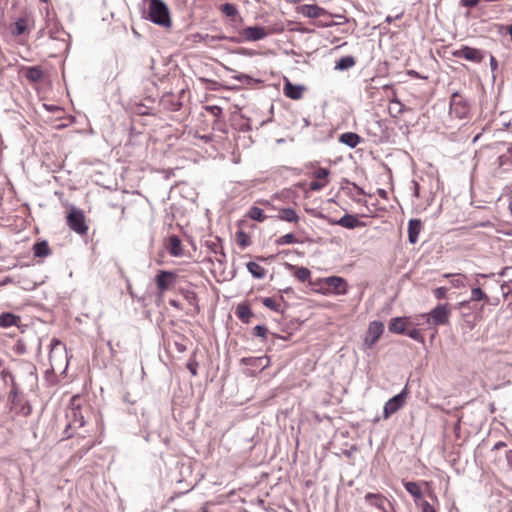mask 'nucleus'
Wrapping results in <instances>:
<instances>
[{"mask_svg": "<svg viewBox=\"0 0 512 512\" xmlns=\"http://www.w3.org/2000/svg\"><path fill=\"white\" fill-rule=\"evenodd\" d=\"M365 500L374 506H381L383 501L380 495L374 493H367L365 495Z\"/></svg>", "mask_w": 512, "mask_h": 512, "instance_id": "nucleus-40", "label": "nucleus"}, {"mask_svg": "<svg viewBox=\"0 0 512 512\" xmlns=\"http://www.w3.org/2000/svg\"><path fill=\"white\" fill-rule=\"evenodd\" d=\"M18 413L22 414L23 416H28L31 411L32 407L27 401H22L21 404L18 406V408H15Z\"/></svg>", "mask_w": 512, "mask_h": 512, "instance_id": "nucleus-43", "label": "nucleus"}, {"mask_svg": "<svg viewBox=\"0 0 512 512\" xmlns=\"http://www.w3.org/2000/svg\"><path fill=\"white\" fill-rule=\"evenodd\" d=\"M0 376H1L2 379H5L6 376H9L10 381H11L12 389H11V391L9 393L8 400H9V402L12 405V409L18 408V406L21 404L23 399L19 395V389H18V386H17V384L15 382L14 375L9 370L3 369L0 372Z\"/></svg>", "mask_w": 512, "mask_h": 512, "instance_id": "nucleus-11", "label": "nucleus"}, {"mask_svg": "<svg viewBox=\"0 0 512 512\" xmlns=\"http://www.w3.org/2000/svg\"><path fill=\"white\" fill-rule=\"evenodd\" d=\"M421 221L419 219H410L408 223V240L411 244H416L421 231Z\"/></svg>", "mask_w": 512, "mask_h": 512, "instance_id": "nucleus-16", "label": "nucleus"}, {"mask_svg": "<svg viewBox=\"0 0 512 512\" xmlns=\"http://www.w3.org/2000/svg\"><path fill=\"white\" fill-rule=\"evenodd\" d=\"M67 224L69 228L77 234L84 235L88 231L84 213L79 209L72 208L70 210L67 216Z\"/></svg>", "mask_w": 512, "mask_h": 512, "instance_id": "nucleus-8", "label": "nucleus"}, {"mask_svg": "<svg viewBox=\"0 0 512 512\" xmlns=\"http://www.w3.org/2000/svg\"><path fill=\"white\" fill-rule=\"evenodd\" d=\"M288 269L294 270V276L301 282L308 281L311 277V271L306 267H298L292 264H286Z\"/></svg>", "mask_w": 512, "mask_h": 512, "instance_id": "nucleus-24", "label": "nucleus"}, {"mask_svg": "<svg viewBox=\"0 0 512 512\" xmlns=\"http://www.w3.org/2000/svg\"><path fill=\"white\" fill-rule=\"evenodd\" d=\"M488 300V296L487 294L482 291V289L478 286H475V287H472L471 289V296H470V300L469 301H462L458 304L459 308L460 309H464L466 307H468L470 301H487Z\"/></svg>", "mask_w": 512, "mask_h": 512, "instance_id": "nucleus-17", "label": "nucleus"}, {"mask_svg": "<svg viewBox=\"0 0 512 512\" xmlns=\"http://www.w3.org/2000/svg\"><path fill=\"white\" fill-rule=\"evenodd\" d=\"M379 195L382 196V197H385L386 196V191L383 190V189H380L379 190Z\"/></svg>", "mask_w": 512, "mask_h": 512, "instance_id": "nucleus-62", "label": "nucleus"}, {"mask_svg": "<svg viewBox=\"0 0 512 512\" xmlns=\"http://www.w3.org/2000/svg\"><path fill=\"white\" fill-rule=\"evenodd\" d=\"M49 361L53 370L63 369L65 371L68 367L69 359L66 346L56 338H53L50 343Z\"/></svg>", "mask_w": 512, "mask_h": 512, "instance_id": "nucleus-2", "label": "nucleus"}, {"mask_svg": "<svg viewBox=\"0 0 512 512\" xmlns=\"http://www.w3.org/2000/svg\"><path fill=\"white\" fill-rule=\"evenodd\" d=\"M262 304L274 312H282L280 303L271 297L263 298Z\"/></svg>", "mask_w": 512, "mask_h": 512, "instance_id": "nucleus-36", "label": "nucleus"}, {"mask_svg": "<svg viewBox=\"0 0 512 512\" xmlns=\"http://www.w3.org/2000/svg\"><path fill=\"white\" fill-rule=\"evenodd\" d=\"M175 347L177 349L178 352L182 353L186 350V346L184 344H181V343H175Z\"/></svg>", "mask_w": 512, "mask_h": 512, "instance_id": "nucleus-55", "label": "nucleus"}, {"mask_svg": "<svg viewBox=\"0 0 512 512\" xmlns=\"http://www.w3.org/2000/svg\"><path fill=\"white\" fill-rule=\"evenodd\" d=\"M280 291L283 292V293H288V292L292 291V288L291 287H287V288H285L283 290H280Z\"/></svg>", "mask_w": 512, "mask_h": 512, "instance_id": "nucleus-61", "label": "nucleus"}, {"mask_svg": "<svg viewBox=\"0 0 512 512\" xmlns=\"http://www.w3.org/2000/svg\"><path fill=\"white\" fill-rule=\"evenodd\" d=\"M450 315L451 308L448 303L438 304L428 313L427 322L434 326L447 325Z\"/></svg>", "mask_w": 512, "mask_h": 512, "instance_id": "nucleus-5", "label": "nucleus"}, {"mask_svg": "<svg viewBox=\"0 0 512 512\" xmlns=\"http://www.w3.org/2000/svg\"><path fill=\"white\" fill-rule=\"evenodd\" d=\"M490 68L492 72H495L498 68L497 60L493 55H490Z\"/></svg>", "mask_w": 512, "mask_h": 512, "instance_id": "nucleus-54", "label": "nucleus"}, {"mask_svg": "<svg viewBox=\"0 0 512 512\" xmlns=\"http://www.w3.org/2000/svg\"><path fill=\"white\" fill-rule=\"evenodd\" d=\"M475 277H476V280H475L476 284H478V279L479 278H487V277H489V275L479 273V274H476Z\"/></svg>", "mask_w": 512, "mask_h": 512, "instance_id": "nucleus-58", "label": "nucleus"}, {"mask_svg": "<svg viewBox=\"0 0 512 512\" xmlns=\"http://www.w3.org/2000/svg\"><path fill=\"white\" fill-rule=\"evenodd\" d=\"M107 345L109 347V350H110L111 354L114 355L115 350H114V347H113L111 341H108Z\"/></svg>", "mask_w": 512, "mask_h": 512, "instance_id": "nucleus-59", "label": "nucleus"}, {"mask_svg": "<svg viewBox=\"0 0 512 512\" xmlns=\"http://www.w3.org/2000/svg\"><path fill=\"white\" fill-rule=\"evenodd\" d=\"M219 10L231 21H235L236 19L242 21L239 10L235 4L224 3L219 6Z\"/></svg>", "mask_w": 512, "mask_h": 512, "instance_id": "nucleus-19", "label": "nucleus"}, {"mask_svg": "<svg viewBox=\"0 0 512 512\" xmlns=\"http://www.w3.org/2000/svg\"><path fill=\"white\" fill-rule=\"evenodd\" d=\"M506 458H507L509 466L512 469V450L507 451Z\"/></svg>", "mask_w": 512, "mask_h": 512, "instance_id": "nucleus-56", "label": "nucleus"}, {"mask_svg": "<svg viewBox=\"0 0 512 512\" xmlns=\"http://www.w3.org/2000/svg\"><path fill=\"white\" fill-rule=\"evenodd\" d=\"M239 36L226 37L220 36L219 39L229 40L233 43H243V42H255L262 40L268 36V31L261 26H250L242 29Z\"/></svg>", "mask_w": 512, "mask_h": 512, "instance_id": "nucleus-3", "label": "nucleus"}, {"mask_svg": "<svg viewBox=\"0 0 512 512\" xmlns=\"http://www.w3.org/2000/svg\"><path fill=\"white\" fill-rule=\"evenodd\" d=\"M25 21L23 19H19L16 23H15V28L13 30V34L14 35H21L24 31H25Z\"/></svg>", "mask_w": 512, "mask_h": 512, "instance_id": "nucleus-47", "label": "nucleus"}, {"mask_svg": "<svg viewBox=\"0 0 512 512\" xmlns=\"http://www.w3.org/2000/svg\"><path fill=\"white\" fill-rule=\"evenodd\" d=\"M332 223L347 229H354L361 225L359 219L352 214H345L340 219Z\"/></svg>", "mask_w": 512, "mask_h": 512, "instance_id": "nucleus-15", "label": "nucleus"}, {"mask_svg": "<svg viewBox=\"0 0 512 512\" xmlns=\"http://www.w3.org/2000/svg\"><path fill=\"white\" fill-rule=\"evenodd\" d=\"M67 424L64 430L66 438H70L77 428H81L85 424L84 416L79 407H72L66 413Z\"/></svg>", "mask_w": 512, "mask_h": 512, "instance_id": "nucleus-6", "label": "nucleus"}, {"mask_svg": "<svg viewBox=\"0 0 512 512\" xmlns=\"http://www.w3.org/2000/svg\"><path fill=\"white\" fill-rule=\"evenodd\" d=\"M50 248L47 241H39L33 245V254L35 257H46L50 254Z\"/></svg>", "mask_w": 512, "mask_h": 512, "instance_id": "nucleus-30", "label": "nucleus"}, {"mask_svg": "<svg viewBox=\"0 0 512 512\" xmlns=\"http://www.w3.org/2000/svg\"><path fill=\"white\" fill-rule=\"evenodd\" d=\"M468 111L467 101L459 94V92H454L450 99V113L460 119H463L467 116Z\"/></svg>", "mask_w": 512, "mask_h": 512, "instance_id": "nucleus-10", "label": "nucleus"}, {"mask_svg": "<svg viewBox=\"0 0 512 512\" xmlns=\"http://www.w3.org/2000/svg\"><path fill=\"white\" fill-rule=\"evenodd\" d=\"M301 13L308 18H319L326 13L325 9L318 5L306 4L301 7Z\"/></svg>", "mask_w": 512, "mask_h": 512, "instance_id": "nucleus-18", "label": "nucleus"}, {"mask_svg": "<svg viewBox=\"0 0 512 512\" xmlns=\"http://www.w3.org/2000/svg\"><path fill=\"white\" fill-rule=\"evenodd\" d=\"M236 238H237L238 244L242 247H247L250 244L248 235L242 230H239L236 233Z\"/></svg>", "mask_w": 512, "mask_h": 512, "instance_id": "nucleus-42", "label": "nucleus"}, {"mask_svg": "<svg viewBox=\"0 0 512 512\" xmlns=\"http://www.w3.org/2000/svg\"><path fill=\"white\" fill-rule=\"evenodd\" d=\"M48 34L52 39H61V34H65L61 31V29L58 27L57 23H53V25L48 24Z\"/></svg>", "mask_w": 512, "mask_h": 512, "instance_id": "nucleus-39", "label": "nucleus"}, {"mask_svg": "<svg viewBox=\"0 0 512 512\" xmlns=\"http://www.w3.org/2000/svg\"><path fill=\"white\" fill-rule=\"evenodd\" d=\"M228 71L232 72L233 73V78L238 80L239 82L241 83H244V84H251V82L253 81L252 77L247 75V74H243V73H238L236 72L235 70L233 69H230V68H227Z\"/></svg>", "mask_w": 512, "mask_h": 512, "instance_id": "nucleus-38", "label": "nucleus"}, {"mask_svg": "<svg viewBox=\"0 0 512 512\" xmlns=\"http://www.w3.org/2000/svg\"><path fill=\"white\" fill-rule=\"evenodd\" d=\"M248 216L255 221L263 222L266 219V216L264 214V211L256 206H253L250 208L248 212Z\"/></svg>", "mask_w": 512, "mask_h": 512, "instance_id": "nucleus-34", "label": "nucleus"}, {"mask_svg": "<svg viewBox=\"0 0 512 512\" xmlns=\"http://www.w3.org/2000/svg\"><path fill=\"white\" fill-rule=\"evenodd\" d=\"M145 13V18L154 24L165 28L171 27L169 9L163 0H148V7Z\"/></svg>", "mask_w": 512, "mask_h": 512, "instance_id": "nucleus-1", "label": "nucleus"}, {"mask_svg": "<svg viewBox=\"0 0 512 512\" xmlns=\"http://www.w3.org/2000/svg\"><path fill=\"white\" fill-rule=\"evenodd\" d=\"M384 332V324L381 321H372L365 332L362 349L364 351L372 349Z\"/></svg>", "mask_w": 512, "mask_h": 512, "instance_id": "nucleus-4", "label": "nucleus"}, {"mask_svg": "<svg viewBox=\"0 0 512 512\" xmlns=\"http://www.w3.org/2000/svg\"><path fill=\"white\" fill-rule=\"evenodd\" d=\"M278 218L282 221H287L291 223H297L299 220V216L296 211L292 208H282L279 211Z\"/></svg>", "mask_w": 512, "mask_h": 512, "instance_id": "nucleus-27", "label": "nucleus"}, {"mask_svg": "<svg viewBox=\"0 0 512 512\" xmlns=\"http://www.w3.org/2000/svg\"><path fill=\"white\" fill-rule=\"evenodd\" d=\"M170 304H171L172 306H174V307H177V306H178V305H177V302H176V301H174V300H172V301L170 302Z\"/></svg>", "mask_w": 512, "mask_h": 512, "instance_id": "nucleus-64", "label": "nucleus"}, {"mask_svg": "<svg viewBox=\"0 0 512 512\" xmlns=\"http://www.w3.org/2000/svg\"><path fill=\"white\" fill-rule=\"evenodd\" d=\"M452 55L455 58H463L474 63H481L485 58L484 51L466 45H463L461 48L453 51Z\"/></svg>", "mask_w": 512, "mask_h": 512, "instance_id": "nucleus-9", "label": "nucleus"}, {"mask_svg": "<svg viewBox=\"0 0 512 512\" xmlns=\"http://www.w3.org/2000/svg\"><path fill=\"white\" fill-rule=\"evenodd\" d=\"M247 270L256 279H263L266 276V270L256 262H248L246 264Z\"/></svg>", "mask_w": 512, "mask_h": 512, "instance_id": "nucleus-28", "label": "nucleus"}, {"mask_svg": "<svg viewBox=\"0 0 512 512\" xmlns=\"http://www.w3.org/2000/svg\"><path fill=\"white\" fill-rule=\"evenodd\" d=\"M408 396V388L405 386L403 390L397 395L390 398L384 405L383 408V417L384 419H388L398 410H400L406 403V399Z\"/></svg>", "mask_w": 512, "mask_h": 512, "instance_id": "nucleus-7", "label": "nucleus"}, {"mask_svg": "<svg viewBox=\"0 0 512 512\" xmlns=\"http://www.w3.org/2000/svg\"><path fill=\"white\" fill-rule=\"evenodd\" d=\"M304 87L301 85H294L290 81L286 80L284 85V94L286 97L298 100L302 97Z\"/></svg>", "mask_w": 512, "mask_h": 512, "instance_id": "nucleus-14", "label": "nucleus"}, {"mask_svg": "<svg viewBox=\"0 0 512 512\" xmlns=\"http://www.w3.org/2000/svg\"><path fill=\"white\" fill-rule=\"evenodd\" d=\"M236 314L239 319L245 323H248L250 317L252 316V311L248 306H238Z\"/></svg>", "mask_w": 512, "mask_h": 512, "instance_id": "nucleus-35", "label": "nucleus"}, {"mask_svg": "<svg viewBox=\"0 0 512 512\" xmlns=\"http://www.w3.org/2000/svg\"><path fill=\"white\" fill-rule=\"evenodd\" d=\"M339 141L349 148H355L361 141V137L353 132H345L340 135Z\"/></svg>", "mask_w": 512, "mask_h": 512, "instance_id": "nucleus-22", "label": "nucleus"}, {"mask_svg": "<svg viewBox=\"0 0 512 512\" xmlns=\"http://www.w3.org/2000/svg\"><path fill=\"white\" fill-rule=\"evenodd\" d=\"M265 361L266 358L264 357H244L241 359L242 364L260 369H263L266 366V364H264Z\"/></svg>", "mask_w": 512, "mask_h": 512, "instance_id": "nucleus-33", "label": "nucleus"}, {"mask_svg": "<svg viewBox=\"0 0 512 512\" xmlns=\"http://www.w3.org/2000/svg\"><path fill=\"white\" fill-rule=\"evenodd\" d=\"M404 488L412 497H414L416 503L422 500L423 494L418 483L411 481L405 482Z\"/></svg>", "mask_w": 512, "mask_h": 512, "instance_id": "nucleus-25", "label": "nucleus"}, {"mask_svg": "<svg viewBox=\"0 0 512 512\" xmlns=\"http://www.w3.org/2000/svg\"><path fill=\"white\" fill-rule=\"evenodd\" d=\"M176 277L177 275L172 271L160 270L155 278L157 288L162 292L168 290L174 284Z\"/></svg>", "mask_w": 512, "mask_h": 512, "instance_id": "nucleus-12", "label": "nucleus"}, {"mask_svg": "<svg viewBox=\"0 0 512 512\" xmlns=\"http://www.w3.org/2000/svg\"><path fill=\"white\" fill-rule=\"evenodd\" d=\"M407 336L410 337L411 339L415 340V341H418L420 343H424V337L422 336L421 332L419 329H411L407 332Z\"/></svg>", "mask_w": 512, "mask_h": 512, "instance_id": "nucleus-45", "label": "nucleus"}, {"mask_svg": "<svg viewBox=\"0 0 512 512\" xmlns=\"http://www.w3.org/2000/svg\"><path fill=\"white\" fill-rule=\"evenodd\" d=\"M388 329L390 332L395 333V334H405L406 318H404V317L392 318L388 325Z\"/></svg>", "mask_w": 512, "mask_h": 512, "instance_id": "nucleus-20", "label": "nucleus"}, {"mask_svg": "<svg viewBox=\"0 0 512 512\" xmlns=\"http://www.w3.org/2000/svg\"><path fill=\"white\" fill-rule=\"evenodd\" d=\"M448 289L446 287H438L434 289L433 294L436 299L441 300L446 298Z\"/></svg>", "mask_w": 512, "mask_h": 512, "instance_id": "nucleus-48", "label": "nucleus"}, {"mask_svg": "<svg viewBox=\"0 0 512 512\" xmlns=\"http://www.w3.org/2000/svg\"><path fill=\"white\" fill-rule=\"evenodd\" d=\"M206 109L217 117L222 114V109L219 106H207Z\"/></svg>", "mask_w": 512, "mask_h": 512, "instance_id": "nucleus-52", "label": "nucleus"}, {"mask_svg": "<svg viewBox=\"0 0 512 512\" xmlns=\"http://www.w3.org/2000/svg\"><path fill=\"white\" fill-rule=\"evenodd\" d=\"M17 352L19 353H23L24 352V346L23 345H20L19 343L17 344Z\"/></svg>", "mask_w": 512, "mask_h": 512, "instance_id": "nucleus-60", "label": "nucleus"}, {"mask_svg": "<svg viewBox=\"0 0 512 512\" xmlns=\"http://www.w3.org/2000/svg\"><path fill=\"white\" fill-rule=\"evenodd\" d=\"M417 504L421 507L422 512H437L435 508L426 500H421Z\"/></svg>", "mask_w": 512, "mask_h": 512, "instance_id": "nucleus-49", "label": "nucleus"}, {"mask_svg": "<svg viewBox=\"0 0 512 512\" xmlns=\"http://www.w3.org/2000/svg\"><path fill=\"white\" fill-rule=\"evenodd\" d=\"M355 64L356 60L353 56H344L336 62L335 70L345 71L352 68Z\"/></svg>", "mask_w": 512, "mask_h": 512, "instance_id": "nucleus-29", "label": "nucleus"}, {"mask_svg": "<svg viewBox=\"0 0 512 512\" xmlns=\"http://www.w3.org/2000/svg\"><path fill=\"white\" fill-rule=\"evenodd\" d=\"M329 170L326 168H318L313 172V177L318 180H327V177L329 176Z\"/></svg>", "mask_w": 512, "mask_h": 512, "instance_id": "nucleus-44", "label": "nucleus"}, {"mask_svg": "<svg viewBox=\"0 0 512 512\" xmlns=\"http://www.w3.org/2000/svg\"><path fill=\"white\" fill-rule=\"evenodd\" d=\"M502 277H511L512 276V267H505L499 273Z\"/></svg>", "mask_w": 512, "mask_h": 512, "instance_id": "nucleus-53", "label": "nucleus"}, {"mask_svg": "<svg viewBox=\"0 0 512 512\" xmlns=\"http://www.w3.org/2000/svg\"><path fill=\"white\" fill-rule=\"evenodd\" d=\"M505 445H506V444H505L504 442H501V441H500V442H497V443L494 445L493 449H494V450H498V449H500V448L504 447Z\"/></svg>", "mask_w": 512, "mask_h": 512, "instance_id": "nucleus-57", "label": "nucleus"}, {"mask_svg": "<svg viewBox=\"0 0 512 512\" xmlns=\"http://www.w3.org/2000/svg\"><path fill=\"white\" fill-rule=\"evenodd\" d=\"M294 243H298V240L292 233H288L284 236H281L280 238H278L276 240L277 245H288V244H294Z\"/></svg>", "mask_w": 512, "mask_h": 512, "instance_id": "nucleus-37", "label": "nucleus"}, {"mask_svg": "<svg viewBox=\"0 0 512 512\" xmlns=\"http://www.w3.org/2000/svg\"><path fill=\"white\" fill-rule=\"evenodd\" d=\"M328 288L335 294L345 295L347 293V282L344 278L338 276H330L325 279Z\"/></svg>", "mask_w": 512, "mask_h": 512, "instance_id": "nucleus-13", "label": "nucleus"}, {"mask_svg": "<svg viewBox=\"0 0 512 512\" xmlns=\"http://www.w3.org/2000/svg\"><path fill=\"white\" fill-rule=\"evenodd\" d=\"M328 181H324V182H321L319 181L318 179L315 180V181H311L310 184H309V188L310 190L312 191H320L322 190L326 185H327Z\"/></svg>", "mask_w": 512, "mask_h": 512, "instance_id": "nucleus-46", "label": "nucleus"}, {"mask_svg": "<svg viewBox=\"0 0 512 512\" xmlns=\"http://www.w3.org/2000/svg\"><path fill=\"white\" fill-rule=\"evenodd\" d=\"M478 3H479V0H460V4L463 7H467V8H473V7L477 6Z\"/></svg>", "mask_w": 512, "mask_h": 512, "instance_id": "nucleus-50", "label": "nucleus"}, {"mask_svg": "<svg viewBox=\"0 0 512 512\" xmlns=\"http://www.w3.org/2000/svg\"><path fill=\"white\" fill-rule=\"evenodd\" d=\"M19 320H20V317L11 312L1 313L0 314V327L1 328H9L11 326H16L18 324Z\"/></svg>", "mask_w": 512, "mask_h": 512, "instance_id": "nucleus-23", "label": "nucleus"}, {"mask_svg": "<svg viewBox=\"0 0 512 512\" xmlns=\"http://www.w3.org/2000/svg\"><path fill=\"white\" fill-rule=\"evenodd\" d=\"M168 251L170 255L174 257H179L183 255L182 242L177 235H172L169 237Z\"/></svg>", "mask_w": 512, "mask_h": 512, "instance_id": "nucleus-21", "label": "nucleus"}, {"mask_svg": "<svg viewBox=\"0 0 512 512\" xmlns=\"http://www.w3.org/2000/svg\"><path fill=\"white\" fill-rule=\"evenodd\" d=\"M389 114L394 117V118H397L398 116H400L403 111H404V105L401 103V101L397 98H394L392 100H390V104H389Z\"/></svg>", "mask_w": 512, "mask_h": 512, "instance_id": "nucleus-31", "label": "nucleus"}, {"mask_svg": "<svg viewBox=\"0 0 512 512\" xmlns=\"http://www.w3.org/2000/svg\"><path fill=\"white\" fill-rule=\"evenodd\" d=\"M197 366H198V364H197L195 361H192V360H190V361L187 363V369L190 371V373H191L193 376H196V375H197Z\"/></svg>", "mask_w": 512, "mask_h": 512, "instance_id": "nucleus-51", "label": "nucleus"}, {"mask_svg": "<svg viewBox=\"0 0 512 512\" xmlns=\"http://www.w3.org/2000/svg\"><path fill=\"white\" fill-rule=\"evenodd\" d=\"M43 75L42 69L38 66L28 67L25 72V77L32 83L39 82Z\"/></svg>", "mask_w": 512, "mask_h": 512, "instance_id": "nucleus-26", "label": "nucleus"}, {"mask_svg": "<svg viewBox=\"0 0 512 512\" xmlns=\"http://www.w3.org/2000/svg\"><path fill=\"white\" fill-rule=\"evenodd\" d=\"M385 21L387 23H391L393 21V18L391 16H387Z\"/></svg>", "mask_w": 512, "mask_h": 512, "instance_id": "nucleus-63", "label": "nucleus"}, {"mask_svg": "<svg viewBox=\"0 0 512 512\" xmlns=\"http://www.w3.org/2000/svg\"><path fill=\"white\" fill-rule=\"evenodd\" d=\"M268 333V328L265 325H256L253 328V335L263 340L266 339Z\"/></svg>", "mask_w": 512, "mask_h": 512, "instance_id": "nucleus-41", "label": "nucleus"}, {"mask_svg": "<svg viewBox=\"0 0 512 512\" xmlns=\"http://www.w3.org/2000/svg\"><path fill=\"white\" fill-rule=\"evenodd\" d=\"M445 277L450 278V283L455 288H463L467 285V276L463 274H446Z\"/></svg>", "mask_w": 512, "mask_h": 512, "instance_id": "nucleus-32", "label": "nucleus"}]
</instances>
